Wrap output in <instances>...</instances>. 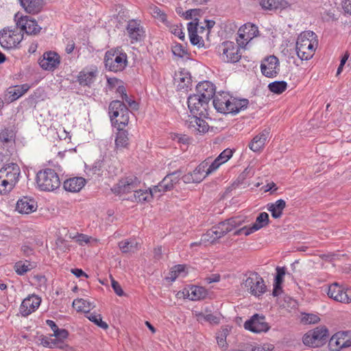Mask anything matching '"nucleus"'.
<instances>
[{"instance_id":"4468645a","label":"nucleus","mask_w":351,"mask_h":351,"mask_svg":"<svg viewBox=\"0 0 351 351\" xmlns=\"http://www.w3.org/2000/svg\"><path fill=\"white\" fill-rule=\"evenodd\" d=\"M17 17L18 14L15 15L17 27L21 30L25 31L26 34L36 35L40 32L42 28L38 25L36 20L27 16H21L16 19Z\"/></svg>"},{"instance_id":"e433bc0d","label":"nucleus","mask_w":351,"mask_h":351,"mask_svg":"<svg viewBox=\"0 0 351 351\" xmlns=\"http://www.w3.org/2000/svg\"><path fill=\"white\" fill-rule=\"evenodd\" d=\"M287 88V83L285 81H275L268 85L269 91L278 95L282 93Z\"/></svg>"},{"instance_id":"5701e85b","label":"nucleus","mask_w":351,"mask_h":351,"mask_svg":"<svg viewBox=\"0 0 351 351\" xmlns=\"http://www.w3.org/2000/svg\"><path fill=\"white\" fill-rule=\"evenodd\" d=\"M36 204L34 199L23 197L18 200L16 210L20 213L29 214L36 210Z\"/></svg>"},{"instance_id":"cd10ccee","label":"nucleus","mask_w":351,"mask_h":351,"mask_svg":"<svg viewBox=\"0 0 351 351\" xmlns=\"http://www.w3.org/2000/svg\"><path fill=\"white\" fill-rule=\"evenodd\" d=\"M21 5L27 13L36 14L43 8V0H19Z\"/></svg>"},{"instance_id":"5fc2aeb1","label":"nucleus","mask_w":351,"mask_h":351,"mask_svg":"<svg viewBox=\"0 0 351 351\" xmlns=\"http://www.w3.org/2000/svg\"><path fill=\"white\" fill-rule=\"evenodd\" d=\"M103 167V161L97 160L94 162L92 167L90 168V171L93 175L99 176L101 174Z\"/></svg>"},{"instance_id":"6e6552de","label":"nucleus","mask_w":351,"mask_h":351,"mask_svg":"<svg viewBox=\"0 0 351 351\" xmlns=\"http://www.w3.org/2000/svg\"><path fill=\"white\" fill-rule=\"evenodd\" d=\"M316 35L312 31H305L302 32L298 38L296 42V52L299 58L302 60H308L311 58V51H306L310 41L315 39Z\"/></svg>"},{"instance_id":"09e8293b","label":"nucleus","mask_w":351,"mask_h":351,"mask_svg":"<svg viewBox=\"0 0 351 351\" xmlns=\"http://www.w3.org/2000/svg\"><path fill=\"white\" fill-rule=\"evenodd\" d=\"M181 179L186 184L199 183L201 182V178L195 177L193 172H189L182 176H181Z\"/></svg>"},{"instance_id":"412c9836","label":"nucleus","mask_w":351,"mask_h":351,"mask_svg":"<svg viewBox=\"0 0 351 351\" xmlns=\"http://www.w3.org/2000/svg\"><path fill=\"white\" fill-rule=\"evenodd\" d=\"M97 74V69L88 71L83 69L77 76V82L82 86L90 87L95 80Z\"/></svg>"},{"instance_id":"864d4df0","label":"nucleus","mask_w":351,"mask_h":351,"mask_svg":"<svg viewBox=\"0 0 351 351\" xmlns=\"http://www.w3.org/2000/svg\"><path fill=\"white\" fill-rule=\"evenodd\" d=\"M121 99V101H123L125 105H128V108H130L132 110H135L138 109V104L128 95H125V96L122 97Z\"/></svg>"},{"instance_id":"c03bdc74","label":"nucleus","mask_w":351,"mask_h":351,"mask_svg":"<svg viewBox=\"0 0 351 351\" xmlns=\"http://www.w3.org/2000/svg\"><path fill=\"white\" fill-rule=\"evenodd\" d=\"M33 267H34L30 263L26 265L22 261H19L15 263L14 270L18 275L22 276L33 269Z\"/></svg>"},{"instance_id":"c85d7f7f","label":"nucleus","mask_w":351,"mask_h":351,"mask_svg":"<svg viewBox=\"0 0 351 351\" xmlns=\"http://www.w3.org/2000/svg\"><path fill=\"white\" fill-rule=\"evenodd\" d=\"M267 210L271 213L272 217L274 219L280 218L282 215V210L286 207L285 200L280 199L275 203L267 204Z\"/></svg>"},{"instance_id":"72a5a7b5","label":"nucleus","mask_w":351,"mask_h":351,"mask_svg":"<svg viewBox=\"0 0 351 351\" xmlns=\"http://www.w3.org/2000/svg\"><path fill=\"white\" fill-rule=\"evenodd\" d=\"M73 306L75 307L77 311L84 312L86 315L89 313L90 309L94 307L90 302L82 298L74 300Z\"/></svg>"},{"instance_id":"58836bf2","label":"nucleus","mask_w":351,"mask_h":351,"mask_svg":"<svg viewBox=\"0 0 351 351\" xmlns=\"http://www.w3.org/2000/svg\"><path fill=\"white\" fill-rule=\"evenodd\" d=\"M230 332V330L227 328H221L217 333V341L219 346L222 348L223 350H226L228 348V343L226 342V338Z\"/></svg>"},{"instance_id":"423d86ee","label":"nucleus","mask_w":351,"mask_h":351,"mask_svg":"<svg viewBox=\"0 0 351 351\" xmlns=\"http://www.w3.org/2000/svg\"><path fill=\"white\" fill-rule=\"evenodd\" d=\"M329 337L328 330L326 326L317 327L308 330L303 337L302 341L305 346L318 348L326 343Z\"/></svg>"},{"instance_id":"69168bd1","label":"nucleus","mask_w":351,"mask_h":351,"mask_svg":"<svg viewBox=\"0 0 351 351\" xmlns=\"http://www.w3.org/2000/svg\"><path fill=\"white\" fill-rule=\"evenodd\" d=\"M256 278L255 276L252 275V276L248 277L245 281L243 282L245 288L250 291L251 293V290L254 288Z\"/></svg>"},{"instance_id":"bf43d9fd","label":"nucleus","mask_w":351,"mask_h":351,"mask_svg":"<svg viewBox=\"0 0 351 351\" xmlns=\"http://www.w3.org/2000/svg\"><path fill=\"white\" fill-rule=\"evenodd\" d=\"M232 151L230 149H226L217 157V158L219 159V161L224 163L232 157Z\"/></svg>"},{"instance_id":"13d9d810","label":"nucleus","mask_w":351,"mask_h":351,"mask_svg":"<svg viewBox=\"0 0 351 351\" xmlns=\"http://www.w3.org/2000/svg\"><path fill=\"white\" fill-rule=\"evenodd\" d=\"M222 164L223 162L219 161V159H217L216 158L210 164L209 163L206 170V175L212 173L213 171L217 170Z\"/></svg>"},{"instance_id":"b1692460","label":"nucleus","mask_w":351,"mask_h":351,"mask_svg":"<svg viewBox=\"0 0 351 351\" xmlns=\"http://www.w3.org/2000/svg\"><path fill=\"white\" fill-rule=\"evenodd\" d=\"M86 180L82 177L67 179L63 183L64 189L69 192H78L85 185Z\"/></svg>"},{"instance_id":"c9c22d12","label":"nucleus","mask_w":351,"mask_h":351,"mask_svg":"<svg viewBox=\"0 0 351 351\" xmlns=\"http://www.w3.org/2000/svg\"><path fill=\"white\" fill-rule=\"evenodd\" d=\"M208 293L202 287L195 286L191 288V293L189 295L191 300H199L206 297Z\"/></svg>"},{"instance_id":"3c124183","label":"nucleus","mask_w":351,"mask_h":351,"mask_svg":"<svg viewBox=\"0 0 351 351\" xmlns=\"http://www.w3.org/2000/svg\"><path fill=\"white\" fill-rule=\"evenodd\" d=\"M276 274L274 278V282L278 284H282L284 276L286 274V268L282 267H277L276 268Z\"/></svg>"},{"instance_id":"2f4dec72","label":"nucleus","mask_w":351,"mask_h":351,"mask_svg":"<svg viewBox=\"0 0 351 351\" xmlns=\"http://www.w3.org/2000/svg\"><path fill=\"white\" fill-rule=\"evenodd\" d=\"M29 88V86L27 84L9 88L8 90V94L10 95L9 99L11 101L16 100L25 94Z\"/></svg>"},{"instance_id":"79ce46f5","label":"nucleus","mask_w":351,"mask_h":351,"mask_svg":"<svg viewBox=\"0 0 351 351\" xmlns=\"http://www.w3.org/2000/svg\"><path fill=\"white\" fill-rule=\"evenodd\" d=\"M119 247L123 253L134 252L137 248V243L125 240L119 243Z\"/></svg>"},{"instance_id":"f257e3e1","label":"nucleus","mask_w":351,"mask_h":351,"mask_svg":"<svg viewBox=\"0 0 351 351\" xmlns=\"http://www.w3.org/2000/svg\"><path fill=\"white\" fill-rule=\"evenodd\" d=\"M140 183L141 181L136 176H130L120 180L112 189V191L117 195L127 193L132 191L134 193L128 197L129 200L141 203L150 202L154 194L156 193L154 188H150L148 190H137Z\"/></svg>"},{"instance_id":"f8f14e48","label":"nucleus","mask_w":351,"mask_h":351,"mask_svg":"<svg viewBox=\"0 0 351 351\" xmlns=\"http://www.w3.org/2000/svg\"><path fill=\"white\" fill-rule=\"evenodd\" d=\"M269 222V217L268 213L263 212L258 214L255 222L252 226L247 227L244 226L234 232V235H239L244 234L245 236H248L250 234L256 232L262 228L267 226Z\"/></svg>"},{"instance_id":"a211bd4d","label":"nucleus","mask_w":351,"mask_h":351,"mask_svg":"<svg viewBox=\"0 0 351 351\" xmlns=\"http://www.w3.org/2000/svg\"><path fill=\"white\" fill-rule=\"evenodd\" d=\"M327 294L329 298L337 302H351V298L349 297L348 292L344 291L343 289L337 282H334L328 287Z\"/></svg>"},{"instance_id":"49530a36","label":"nucleus","mask_w":351,"mask_h":351,"mask_svg":"<svg viewBox=\"0 0 351 351\" xmlns=\"http://www.w3.org/2000/svg\"><path fill=\"white\" fill-rule=\"evenodd\" d=\"M319 317L315 314L304 313L301 322L304 324H312L319 322Z\"/></svg>"},{"instance_id":"a878e982","label":"nucleus","mask_w":351,"mask_h":351,"mask_svg":"<svg viewBox=\"0 0 351 351\" xmlns=\"http://www.w3.org/2000/svg\"><path fill=\"white\" fill-rule=\"evenodd\" d=\"M269 134L268 130H264L261 133L256 135L249 144V147L253 152H258L263 148L265 143Z\"/></svg>"},{"instance_id":"a18cd8bd","label":"nucleus","mask_w":351,"mask_h":351,"mask_svg":"<svg viewBox=\"0 0 351 351\" xmlns=\"http://www.w3.org/2000/svg\"><path fill=\"white\" fill-rule=\"evenodd\" d=\"M194 116V118H195V122L197 126V130L199 131V133H205L208 131V123L206 122V121H204L202 118L204 117H200L199 115H196V114H193Z\"/></svg>"},{"instance_id":"2eb2a0df","label":"nucleus","mask_w":351,"mask_h":351,"mask_svg":"<svg viewBox=\"0 0 351 351\" xmlns=\"http://www.w3.org/2000/svg\"><path fill=\"white\" fill-rule=\"evenodd\" d=\"M20 173L19 166L14 162L5 164L0 169V176L7 179L14 186L18 182Z\"/></svg>"},{"instance_id":"393cba45","label":"nucleus","mask_w":351,"mask_h":351,"mask_svg":"<svg viewBox=\"0 0 351 351\" xmlns=\"http://www.w3.org/2000/svg\"><path fill=\"white\" fill-rule=\"evenodd\" d=\"M258 34V27L251 23L245 24L243 27H241L239 29V37L246 43L256 36Z\"/></svg>"},{"instance_id":"39448f33","label":"nucleus","mask_w":351,"mask_h":351,"mask_svg":"<svg viewBox=\"0 0 351 351\" xmlns=\"http://www.w3.org/2000/svg\"><path fill=\"white\" fill-rule=\"evenodd\" d=\"M243 222V217L239 215L230 217L214 226L210 229V234L213 236L214 243L234 228L242 225Z\"/></svg>"},{"instance_id":"4be33fe9","label":"nucleus","mask_w":351,"mask_h":351,"mask_svg":"<svg viewBox=\"0 0 351 351\" xmlns=\"http://www.w3.org/2000/svg\"><path fill=\"white\" fill-rule=\"evenodd\" d=\"M249 104V101L247 99H238L236 97H231L229 99L228 103L227 114H237L241 110L247 108Z\"/></svg>"},{"instance_id":"603ef678","label":"nucleus","mask_w":351,"mask_h":351,"mask_svg":"<svg viewBox=\"0 0 351 351\" xmlns=\"http://www.w3.org/2000/svg\"><path fill=\"white\" fill-rule=\"evenodd\" d=\"M190 42L193 45H197L198 47H203L204 45V41L197 33L191 34L189 35Z\"/></svg>"},{"instance_id":"ea45409f","label":"nucleus","mask_w":351,"mask_h":351,"mask_svg":"<svg viewBox=\"0 0 351 351\" xmlns=\"http://www.w3.org/2000/svg\"><path fill=\"white\" fill-rule=\"evenodd\" d=\"M86 317L92 322H93L97 326L103 328L107 329L108 328V325L106 322L102 321V317L100 314H97L96 313H90L86 315Z\"/></svg>"},{"instance_id":"c756f323","label":"nucleus","mask_w":351,"mask_h":351,"mask_svg":"<svg viewBox=\"0 0 351 351\" xmlns=\"http://www.w3.org/2000/svg\"><path fill=\"white\" fill-rule=\"evenodd\" d=\"M287 2L285 0H261L260 5L265 10H274L278 8H284Z\"/></svg>"},{"instance_id":"0e129e2a","label":"nucleus","mask_w":351,"mask_h":351,"mask_svg":"<svg viewBox=\"0 0 351 351\" xmlns=\"http://www.w3.org/2000/svg\"><path fill=\"white\" fill-rule=\"evenodd\" d=\"M195 22H189L187 24V29L189 32V35L191 34L197 33L198 30V19L197 18L194 19Z\"/></svg>"},{"instance_id":"4d7b16f0","label":"nucleus","mask_w":351,"mask_h":351,"mask_svg":"<svg viewBox=\"0 0 351 351\" xmlns=\"http://www.w3.org/2000/svg\"><path fill=\"white\" fill-rule=\"evenodd\" d=\"M52 336L55 337L54 339H58L61 341H64V339L68 338L69 332L66 329H58V330H55V333L52 335Z\"/></svg>"},{"instance_id":"473e14b6","label":"nucleus","mask_w":351,"mask_h":351,"mask_svg":"<svg viewBox=\"0 0 351 351\" xmlns=\"http://www.w3.org/2000/svg\"><path fill=\"white\" fill-rule=\"evenodd\" d=\"M253 276H255L256 281L254 288L251 290V294L255 296H259L266 291V286L264 283L263 278L257 273H254Z\"/></svg>"},{"instance_id":"680f3d73","label":"nucleus","mask_w":351,"mask_h":351,"mask_svg":"<svg viewBox=\"0 0 351 351\" xmlns=\"http://www.w3.org/2000/svg\"><path fill=\"white\" fill-rule=\"evenodd\" d=\"M335 343L339 348H347L351 346V341L348 340L346 341H341L340 339H335L333 336L330 339V344Z\"/></svg>"},{"instance_id":"e2e57ef3","label":"nucleus","mask_w":351,"mask_h":351,"mask_svg":"<svg viewBox=\"0 0 351 351\" xmlns=\"http://www.w3.org/2000/svg\"><path fill=\"white\" fill-rule=\"evenodd\" d=\"M111 286H112V288L113 289L114 291L115 292V293L117 295H119V296L123 295L124 292H123L121 285H119V283L117 281H116L113 278H111Z\"/></svg>"},{"instance_id":"20e7f679","label":"nucleus","mask_w":351,"mask_h":351,"mask_svg":"<svg viewBox=\"0 0 351 351\" xmlns=\"http://www.w3.org/2000/svg\"><path fill=\"white\" fill-rule=\"evenodd\" d=\"M36 183L42 191H52L60 186V180L55 170L49 168L39 171L36 174Z\"/></svg>"},{"instance_id":"6ab92c4d","label":"nucleus","mask_w":351,"mask_h":351,"mask_svg":"<svg viewBox=\"0 0 351 351\" xmlns=\"http://www.w3.org/2000/svg\"><path fill=\"white\" fill-rule=\"evenodd\" d=\"M20 42L19 35L8 28H4L0 32V45L5 49L15 47Z\"/></svg>"},{"instance_id":"37998d69","label":"nucleus","mask_w":351,"mask_h":351,"mask_svg":"<svg viewBox=\"0 0 351 351\" xmlns=\"http://www.w3.org/2000/svg\"><path fill=\"white\" fill-rule=\"evenodd\" d=\"M15 134L11 128H4L0 132V141L3 143H10L14 140Z\"/></svg>"},{"instance_id":"4c0bfd02","label":"nucleus","mask_w":351,"mask_h":351,"mask_svg":"<svg viewBox=\"0 0 351 351\" xmlns=\"http://www.w3.org/2000/svg\"><path fill=\"white\" fill-rule=\"evenodd\" d=\"M208 165L209 159H206L201 162L193 171L195 177L201 178V182L208 176L206 175V170Z\"/></svg>"},{"instance_id":"dca6fc26","label":"nucleus","mask_w":351,"mask_h":351,"mask_svg":"<svg viewBox=\"0 0 351 351\" xmlns=\"http://www.w3.org/2000/svg\"><path fill=\"white\" fill-rule=\"evenodd\" d=\"M38 63L43 69L53 71L58 67L60 63V57L54 51H47L44 53Z\"/></svg>"},{"instance_id":"f03ea898","label":"nucleus","mask_w":351,"mask_h":351,"mask_svg":"<svg viewBox=\"0 0 351 351\" xmlns=\"http://www.w3.org/2000/svg\"><path fill=\"white\" fill-rule=\"evenodd\" d=\"M104 62L107 70L114 73L121 72L128 65V56L120 47L112 48L105 53Z\"/></svg>"},{"instance_id":"8fccbe9b","label":"nucleus","mask_w":351,"mask_h":351,"mask_svg":"<svg viewBox=\"0 0 351 351\" xmlns=\"http://www.w3.org/2000/svg\"><path fill=\"white\" fill-rule=\"evenodd\" d=\"M171 32L175 36H178L181 40H184L185 36L182 32V25H175L170 27Z\"/></svg>"},{"instance_id":"052dcab7","label":"nucleus","mask_w":351,"mask_h":351,"mask_svg":"<svg viewBox=\"0 0 351 351\" xmlns=\"http://www.w3.org/2000/svg\"><path fill=\"white\" fill-rule=\"evenodd\" d=\"M202 13L200 9H190L184 13V18L186 20L193 19L194 17L199 16Z\"/></svg>"},{"instance_id":"9b49d317","label":"nucleus","mask_w":351,"mask_h":351,"mask_svg":"<svg viewBox=\"0 0 351 351\" xmlns=\"http://www.w3.org/2000/svg\"><path fill=\"white\" fill-rule=\"evenodd\" d=\"M261 71L267 77H276L280 72V62L278 58L274 56L265 57L261 62Z\"/></svg>"},{"instance_id":"aec40b11","label":"nucleus","mask_w":351,"mask_h":351,"mask_svg":"<svg viewBox=\"0 0 351 351\" xmlns=\"http://www.w3.org/2000/svg\"><path fill=\"white\" fill-rule=\"evenodd\" d=\"M196 91L197 95L209 102L215 97V86L209 81H204L197 84Z\"/></svg>"},{"instance_id":"7c9ffc66","label":"nucleus","mask_w":351,"mask_h":351,"mask_svg":"<svg viewBox=\"0 0 351 351\" xmlns=\"http://www.w3.org/2000/svg\"><path fill=\"white\" fill-rule=\"evenodd\" d=\"M229 98L227 96H215L213 97V104L217 112L221 113L227 114L228 103Z\"/></svg>"},{"instance_id":"1a4fd4ad","label":"nucleus","mask_w":351,"mask_h":351,"mask_svg":"<svg viewBox=\"0 0 351 351\" xmlns=\"http://www.w3.org/2000/svg\"><path fill=\"white\" fill-rule=\"evenodd\" d=\"M208 101L202 98L199 95H191L188 97L187 104L190 112L193 114L200 117H206L208 114L207 108H208Z\"/></svg>"},{"instance_id":"a19ab883","label":"nucleus","mask_w":351,"mask_h":351,"mask_svg":"<svg viewBox=\"0 0 351 351\" xmlns=\"http://www.w3.org/2000/svg\"><path fill=\"white\" fill-rule=\"evenodd\" d=\"M191 83L192 80L189 73H181L178 88L180 90L187 91Z\"/></svg>"},{"instance_id":"6e6d98bb","label":"nucleus","mask_w":351,"mask_h":351,"mask_svg":"<svg viewBox=\"0 0 351 351\" xmlns=\"http://www.w3.org/2000/svg\"><path fill=\"white\" fill-rule=\"evenodd\" d=\"M182 173L183 171L182 170V169H179L173 172L168 173V176H171V178H169V180H171V182L172 183L173 186L178 183L179 180L181 179V176Z\"/></svg>"},{"instance_id":"de8ad7c7","label":"nucleus","mask_w":351,"mask_h":351,"mask_svg":"<svg viewBox=\"0 0 351 351\" xmlns=\"http://www.w3.org/2000/svg\"><path fill=\"white\" fill-rule=\"evenodd\" d=\"M172 53L174 56L179 58H183L184 56L188 54V51L186 48L180 43H176L172 47Z\"/></svg>"},{"instance_id":"0eeeda50","label":"nucleus","mask_w":351,"mask_h":351,"mask_svg":"<svg viewBox=\"0 0 351 351\" xmlns=\"http://www.w3.org/2000/svg\"><path fill=\"white\" fill-rule=\"evenodd\" d=\"M221 51V60L228 63H236L241 58L240 48L238 45L231 41H225L219 46Z\"/></svg>"},{"instance_id":"bb28decb","label":"nucleus","mask_w":351,"mask_h":351,"mask_svg":"<svg viewBox=\"0 0 351 351\" xmlns=\"http://www.w3.org/2000/svg\"><path fill=\"white\" fill-rule=\"evenodd\" d=\"M118 132L115 139L116 149L121 150L127 148L129 145V134L128 132L123 129L124 127H116Z\"/></svg>"},{"instance_id":"7ed1b4c3","label":"nucleus","mask_w":351,"mask_h":351,"mask_svg":"<svg viewBox=\"0 0 351 351\" xmlns=\"http://www.w3.org/2000/svg\"><path fill=\"white\" fill-rule=\"evenodd\" d=\"M130 111L120 100L112 101L108 107L110 121L114 127H125L128 124Z\"/></svg>"},{"instance_id":"9d476101","label":"nucleus","mask_w":351,"mask_h":351,"mask_svg":"<svg viewBox=\"0 0 351 351\" xmlns=\"http://www.w3.org/2000/svg\"><path fill=\"white\" fill-rule=\"evenodd\" d=\"M126 32L132 44L143 41L146 36L141 21L136 19H132L128 22Z\"/></svg>"},{"instance_id":"338daca9","label":"nucleus","mask_w":351,"mask_h":351,"mask_svg":"<svg viewBox=\"0 0 351 351\" xmlns=\"http://www.w3.org/2000/svg\"><path fill=\"white\" fill-rule=\"evenodd\" d=\"M0 182L1 183V189L5 188L4 194L11 191L14 186L11 184L10 182L5 178H1Z\"/></svg>"},{"instance_id":"f704fd0d","label":"nucleus","mask_w":351,"mask_h":351,"mask_svg":"<svg viewBox=\"0 0 351 351\" xmlns=\"http://www.w3.org/2000/svg\"><path fill=\"white\" fill-rule=\"evenodd\" d=\"M169 178L171 176H168V174L160 181L158 185L154 186V190L156 193L157 192H167L173 189V186L169 180Z\"/></svg>"},{"instance_id":"ddd939ff","label":"nucleus","mask_w":351,"mask_h":351,"mask_svg":"<svg viewBox=\"0 0 351 351\" xmlns=\"http://www.w3.org/2000/svg\"><path fill=\"white\" fill-rule=\"evenodd\" d=\"M244 328L254 333L267 332L269 329V324L265 322V316L258 314H254L247 319L244 324Z\"/></svg>"},{"instance_id":"f3484780","label":"nucleus","mask_w":351,"mask_h":351,"mask_svg":"<svg viewBox=\"0 0 351 351\" xmlns=\"http://www.w3.org/2000/svg\"><path fill=\"white\" fill-rule=\"evenodd\" d=\"M40 298L32 295L24 299L20 306V313L23 317H27L34 312L40 306Z\"/></svg>"},{"instance_id":"774afa93","label":"nucleus","mask_w":351,"mask_h":351,"mask_svg":"<svg viewBox=\"0 0 351 351\" xmlns=\"http://www.w3.org/2000/svg\"><path fill=\"white\" fill-rule=\"evenodd\" d=\"M274 348L272 344L265 343L263 346H254L252 348V351H271Z\"/></svg>"}]
</instances>
